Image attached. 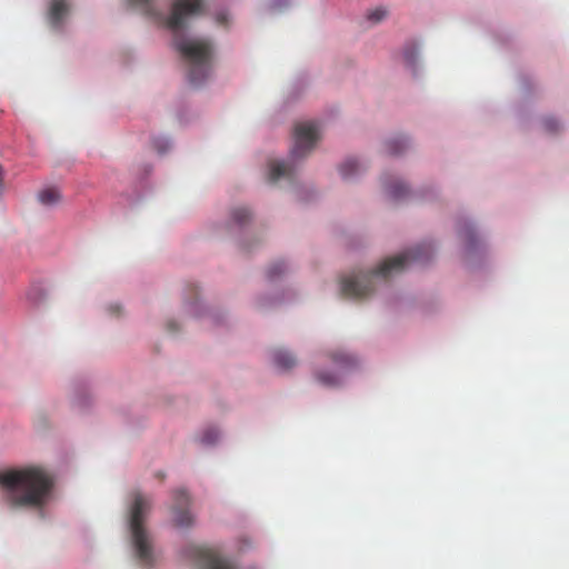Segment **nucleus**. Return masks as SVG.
I'll return each instance as SVG.
<instances>
[{
  "instance_id": "412c9836",
  "label": "nucleus",
  "mask_w": 569,
  "mask_h": 569,
  "mask_svg": "<svg viewBox=\"0 0 569 569\" xmlns=\"http://www.w3.org/2000/svg\"><path fill=\"white\" fill-rule=\"evenodd\" d=\"M417 54V49L415 47H410L405 50L403 58L409 67H415Z\"/></svg>"
},
{
  "instance_id": "0eeeda50",
  "label": "nucleus",
  "mask_w": 569,
  "mask_h": 569,
  "mask_svg": "<svg viewBox=\"0 0 569 569\" xmlns=\"http://www.w3.org/2000/svg\"><path fill=\"white\" fill-rule=\"evenodd\" d=\"M174 505L172 508L173 511V521L177 527L184 528L192 525V516L186 509L189 505V496L184 490H177L173 493Z\"/></svg>"
},
{
  "instance_id": "2eb2a0df",
  "label": "nucleus",
  "mask_w": 569,
  "mask_h": 569,
  "mask_svg": "<svg viewBox=\"0 0 569 569\" xmlns=\"http://www.w3.org/2000/svg\"><path fill=\"white\" fill-rule=\"evenodd\" d=\"M231 218L233 222L241 226L244 224L251 218V212L246 207H238L232 210Z\"/></svg>"
},
{
  "instance_id": "f03ea898",
  "label": "nucleus",
  "mask_w": 569,
  "mask_h": 569,
  "mask_svg": "<svg viewBox=\"0 0 569 569\" xmlns=\"http://www.w3.org/2000/svg\"><path fill=\"white\" fill-rule=\"evenodd\" d=\"M0 486L12 506L41 508L50 496L53 481L43 469L29 467L0 472Z\"/></svg>"
},
{
  "instance_id": "393cba45",
  "label": "nucleus",
  "mask_w": 569,
  "mask_h": 569,
  "mask_svg": "<svg viewBox=\"0 0 569 569\" xmlns=\"http://www.w3.org/2000/svg\"><path fill=\"white\" fill-rule=\"evenodd\" d=\"M472 238H473L472 232H471L470 230H467V231H466V240H470V241H472Z\"/></svg>"
},
{
  "instance_id": "1a4fd4ad",
  "label": "nucleus",
  "mask_w": 569,
  "mask_h": 569,
  "mask_svg": "<svg viewBox=\"0 0 569 569\" xmlns=\"http://www.w3.org/2000/svg\"><path fill=\"white\" fill-rule=\"evenodd\" d=\"M271 358L273 365L280 370H289L297 363L296 357L290 351L282 348L272 350Z\"/></svg>"
},
{
  "instance_id": "423d86ee",
  "label": "nucleus",
  "mask_w": 569,
  "mask_h": 569,
  "mask_svg": "<svg viewBox=\"0 0 569 569\" xmlns=\"http://www.w3.org/2000/svg\"><path fill=\"white\" fill-rule=\"evenodd\" d=\"M331 361L335 367L333 375L326 372L322 373V385L335 387L338 386L342 379V377L352 368H355L358 363L356 357L346 353V352H337L331 355Z\"/></svg>"
},
{
  "instance_id": "7ed1b4c3",
  "label": "nucleus",
  "mask_w": 569,
  "mask_h": 569,
  "mask_svg": "<svg viewBox=\"0 0 569 569\" xmlns=\"http://www.w3.org/2000/svg\"><path fill=\"white\" fill-rule=\"evenodd\" d=\"M430 244H420L398 256L386 259L371 272H353L341 279V292L349 298L360 299L370 295L375 289V279H387L392 274L403 271L412 263H425L432 257Z\"/></svg>"
},
{
  "instance_id": "6e6552de",
  "label": "nucleus",
  "mask_w": 569,
  "mask_h": 569,
  "mask_svg": "<svg viewBox=\"0 0 569 569\" xmlns=\"http://www.w3.org/2000/svg\"><path fill=\"white\" fill-rule=\"evenodd\" d=\"M269 167V180L277 182L281 178H290L293 172V168L290 162L272 160L268 164Z\"/></svg>"
},
{
  "instance_id": "20e7f679",
  "label": "nucleus",
  "mask_w": 569,
  "mask_h": 569,
  "mask_svg": "<svg viewBox=\"0 0 569 569\" xmlns=\"http://www.w3.org/2000/svg\"><path fill=\"white\" fill-rule=\"evenodd\" d=\"M150 509V500L136 492L129 511V528L134 555L139 562L146 567H151L154 561L152 537L144 527Z\"/></svg>"
},
{
  "instance_id": "4be33fe9",
  "label": "nucleus",
  "mask_w": 569,
  "mask_h": 569,
  "mask_svg": "<svg viewBox=\"0 0 569 569\" xmlns=\"http://www.w3.org/2000/svg\"><path fill=\"white\" fill-rule=\"evenodd\" d=\"M153 146L160 153H163L169 148L168 141L162 140H154Z\"/></svg>"
},
{
  "instance_id": "4468645a",
  "label": "nucleus",
  "mask_w": 569,
  "mask_h": 569,
  "mask_svg": "<svg viewBox=\"0 0 569 569\" xmlns=\"http://www.w3.org/2000/svg\"><path fill=\"white\" fill-rule=\"evenodd\" d=\"M131 4L137 6L143 10L148 16L158 18L160 11L154 6V0H130Z\"/></svg>"
},
{
  "instance_id": "dca6fc26",
  "label": "nucleus",
  "mask_w": 569,
  "mask_h": 569,
  "mask_svg": "<svg viewBox=\"0 0 569 569\" xmlns=\"http://www.w3.org/2000/svg\"><path fill=\"white\" fill-rule=\"evenodd\" d=\"M387 191L392 199L399 200L407 194L408 189L405 183L395 182L393 184L387 187Z\"/></svg>"
},
{
  "instance_id": "aec40b11",
  "label": "nucleus",
  "mask_w": 569,
  "mask_h": 569,
  "mask_svg": "<svg viewBox=\"0 0 569 569\" xmlns=\"http://www.w3.org/2000/svg\"><path fill=\"white\" fill-rule=\"evenodd\" d=\"M387 16V10L382 7L375 8L367 13V19L372 23L382 21Z\"/></svg>"
},
{
  "instance_id": "f257e3e1",
  "label": "nucleus",
  "mask_w": 569,
  "mask_h": 569,
  "mask_svg": "<svg viewBox=\"0 0 569 569\" xmlns=\"http://www.w3.org/2000/svg\"><path fill=\"white\" fill-rule=\"evenodd\" d=\"M201 0H176L166 26L173 33V47L189 66V81L193 86L201 84L211 70L212 44L206 39L188 38L182 33L186 19L201 12Z\"/></svg>"
},
{
  "instance_id": "a211bd4d",
  "label": "nucleus",
  "mask_w": 569,
  "mask_h": 569,
  "mask_svg": "<svg viewBox=\"0 0 569 569\" xmlns=\"http://www.w3.org/2000/svg\"><path fill=\"white\" fill-rule=\"evenodd\" d=\"M286 270V263L283 261H277L268 268L267 276L270 280H273L276 277L282 274Z\"/></svg>"
},
{
  "instance_id": "f3484780",
  "label": "nucleus",
  "mask_w": 569,
  "mask_h": 569,
  "mask_svg": "<svg viewBox=\"0 0 569 569\" xmlns=\"http://www.w3.org/2000/svg\"><path fill=\"white\" fill-rule=\"evenodd\" d=\"M541 123H542L543 130L550 134L557 133L561 129L560 122L552 117L543 118Z\"/></svg>"
},
{
  "instance_id": "f8f14e48",
  "label": "nucleus",
  "mask_w": 569,
  "mask_h": 569,
  "mask_svg": "<svg viewBox=\"0 0 569 569\" xmlns=\"http://www.w3.org/2000/svg\"><path fill=\"white\" fill-rule=\"evenodd\" d=\"M60 192L56 188H47L39 192L38 199L44 206H52L60 200Z\"/></svg>"
},
{
  "instance_id": "39448f33",
  "label": "nucleus",
  "mask_w": 569,
  "mask_h": 569,
  "mask_svg": "<svg viewBox=\"0 0 569 569\" xmlns=\"http://www.w3.org/2000/svg\"><path fill=\"white\" fill-rule=\"evenodd\" d=\"M317 140V126L311 122L297 123L293 131V146L290 151V160L305 158L315 147Z\"/></svg>"
},
{
  "instance_id": "6ab92c4d",
  "label": "nucleus",
  "mask_w": 569,
  "mask_h": 569,
  "mask_svg": "<svg viewBox=\"0 0 569 569\" xmlns=\"http://www.w3.org/2000/svg\"><path fill=\"white\" fill-rule=\"evenodd\" d=\"M219 439V430L210 427L206 429L201 436V442L204 445H213Z\"/></svg>"
},
{
  "instance_id": "9b49d317",
  "label": "nucleus",
  "mask_w": 569,
  "mask_h": 569,
  "mask_svg": "<svg viewBox=\"0 0 569 569\" xmlns=\"http://www.w3.org/2000/svg\"><path fill=\"white\" fill-rule=\"evenodd\" d=\"M362 171V166L357 159L348 158L339 166V172L343 179H351Z\"/></svg>"
},
{
  "instance_id": "5701e85b",
  "label": "nucleus",
  "mask_w": 569,
  "mask_h": 569,
  "mask_svg": "<svg viewBox=\"0 0 569 569\" xmlns=\"http://www.w3.org/2000/svg\"><path fill=\"white\" fill-rule=\"evenodd\" d=\"M217 21H218V23H220V24H224V23H227V21H228V17H227V14H226V13H220V14H218V16H217Z\"/></svg>"
},
{
  "instance_id": "b1692460",
  "label": "nucleus",
  "mask_w": 569,
  "mask_h": 569,
  "mask_svg": "<svg viewBox=\"0 0 569 569\" xmlns=\"http://www.w3.org/2000/svg\"><path fill=\"white\" fill-rule=\"evenodd\" d=\"M167 328L169 331H174L176 330V323L173 321H169L167 323Z\"/></svg>"
},
{
  "instance_id": "9d476101",
  "label": "nucleus",
  "mask_w": 569,
  "mask_h": 569,
  "mask_svg": "<svg viewBox=\"0 0 569 569\" xmlns=\"http://www.w3.org/2000/svg\"><path fill=\"white\" fill-rule=\"evenodd\" d=\"M68 12V4L64 0H52L49 18L52 27L57 28L61 24L64 14Z\"/></svg>"
},
{
  "instance_id": "ddd939ff",
  "label": "nucleus",
  "mask_w": 569,
  "mask_h": 569,
  "mask_svg": "<svg viewBox=\"0 0 569 569\" xmlns=\"http://www.w3.org/2000/svg\"><path fill=\"white\" fill-rule=\"evenodd\" d=\"M406 148L407 142L402 137H397L386 142V151L391 156L400 154Z\"/></svg>"
}]
</instances>
